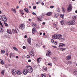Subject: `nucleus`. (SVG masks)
I'll list each match as a JSON object with an SVG mask.
<instances>
[{
    "label": "nucleus",
    "instance_id": "nucleus-27",
    "mask_svg": "<svg viewBox=\"0 0 77 77\" xmlns=\"http://www.w3.org/2000/svg\"><path fill=\"white\" fill-rule=\"evenodd\" d=\"M23 10H21L20 11V13L22 14V15H24V13H23Z\"/></svg>",
    "mask_w": 77,
    "mask_h": 77
},
{
    "label": "nucleus",
    "instance_id": "nucleus-53",
    "mask_svg": "<svg viewBox=\"0 0 77 77\" xmlns=\"http://www.w3.org/2000/svg\"><path fill=\"white\" fill-rule=\"evenodd\" d=\"M18 56H16V59H18Z\"/></svg>",
    "mask_w": 77,
    "mask_h": 77
},
{
    "label": "nucleus",
    "instance_id": "nucleus-29",
    "mask_svg": "<svg viewBox=\"0 0 77 77\" xmlns=\"http://www.w3.org/2000/svg\"><path fill=\"white\" fill-rule=\"evenodd\" d=\"M4 23L5 26H7V27H8V26H9L8 25V24L7 23H6L5 22H4Z\"/></svg>",
    "mask_w": 77,
    "mask_h": 77
},
{
    "label": "nucleus",
    "instance_id": "nucleus-16",
    "mask_svg": "<svg viewBox=\"0 0 77 77\" xmlns=\"http://www.w3.org/2000/svg\"><path fill=\"white\" fill-rule=\"evenodd\" d=\"M65 44L63 43H61L59 45V47H63V46H65Z\"/></svg>",
    "mask_w": 77,
    "mask_h": 77
},
{
    "label": "nucleus",
    "instance_id": "nucleus-52",
    "mask_svg": "<svg viewBox=\"0 0 77 77\" xmlns=\"http://www.w3.org/2000/svg\"><path fill=\"white\" fill-rule=\"evenodd\" d=\"M43 25H45V22H43L42 23Z\"/></svg>",
    "mask_w": 77,
    "mask_h": 77
},
{
    "label": "nucleus",
    "instance_id": "nucleus-7",
    "mask_svg": "<svg viewBox=\"0 0 77 77\" xmlns=\"http://www.w3.org/2000/svg\"><path fill=\"white\" fill-rule=\"evenodd\" d=\"M11 72L14 75H15L17 74V71L16 70L14 69H13L12 70Z\"/></svg>",
    "mask_w": 77,
    "mask_h": 77
},
{
    "label": "nucleus",
    "instance_id": "nucleus-50",
    "mask_svg": "<svg viewBox=\"0 0 77 77\" xmlns=\"http://www.w3.org/2000/svg\"><path fill=\"white\" fill-rule=\"evenodd\" d=\"M31 61H32V60H28V62H31Z\"/></svg>",
    "mask_w": 77,
    "mask_h": 77
},
{
    "label": "nucleus",
    "instance_id": "nucleus-44",
    "mask_svg": "<svg viewBox=\"0 0 77 77\" xmlns=\"http://www.w3.org/2000/svg\"><path fill=\"white\" fill-rule=\"evenodd\" d=\"M23 49H26V46H23Z\"/></svg>",
    "mask_w": 77,
    "mask_h": 77
},
{
    "label": "nucleus",
    "instance_id": "nucleus-61",
    "mask_svg": "<svg viewBox=\"0 0 77 77\" xmlns=\"http://www.w3.org/2000/svg\"><path fill=\"white\" fill-rule=\"evenodd\" d=\"M32 8V7L31 6H29V9H31V8Z\"/></svg>",
    "mask_w": 77,
    "mask_h": 77
},
{
    "label": "nucleus",
    "instance_id": "nucleus-3",
    "mask_svg": "<svg viewBox=\"0 0 77 77\" xmlns=\"http://www.w3.org/2000/svg\"><path fill=\"white\" fill-rule=\"evenodd\" d=\"M1 17L2 19L4 22H5V23H7V22H8V20H7L6 16L3 15Z\"/></svg>",
    "mask_w": 77,
    "mask_h": 77
},
{
    "label": "nucleus",
    "instance_id": "nucleus-48",
    "mask_svg": "<svg viewBox=\"0 0 77 77\" xmlns=\"http://www.w3.org/2000/svg\"><path fill=\"white\" fill-rule=\"evenodd\" d=\"M53 47H54V48H57V47H56V46L53 45Z\"/></svg>",
    "mask_w": 77,
    "mask_h": 77
},
{
    "label": "nucleus",
    "instance_id": "nucleus-42",
    "mask_svg": "<svg viewBox=\"0 0 77 77\" xmlns=\"http://www.w3.org/2000/svg\"><path fill=\"white\" fill-rule=\"evenodd\" d=\"M63 11L64 12H65V9L63 8Z\"/></svg>",
    "mask_w": 77,
    "mask_h": 77
},
{
    "label": "nucleus",
    "instance_id": "nucleus-54",
    "mask_svg": "<svg viewBox=\"0 0 77 77\" xmlns=\"http://www.w3.org/2000/svg\"><path fill=\"white\" fill-rule=\"evenodd\" d=\"M42 6H44V3L42 2Z\"/></svg>",
    "mask_w": 77,
    "mask_h": 77
},
{
    "label": "nucleus",
    "instance_id": "nucleus-57",
    "mask_svg": "<svg viewBox=\"0 0 77 77\" xmlns=\"http://www.w3.org/2000/svg\"><path fill=\"white\" fill-rule=\"evenodd\" d=\"M24 38H27V35H25Z\"/></svg>",
    "mask_w": 77,
    "mask_h": 77
},
{
    "label": "nucleus",
    "instance_id": "nucleus-12",
    "mask_svg": "<svg viewBox=\"0 0 77 77\" xmlns=\"http://www.w3.org/2000/svg\"><path fill=\"white\" fill-rule=\"evenodd\" d=\"M32 39L31 38H28L27 40V41L28 44H29L30 45H31V44H30L31 42V40Z\"/></svg>",
    "mask_w": 77,
    "mask_h": 77
},
{
    "label": "nucleus",
    "instance_id": "nucleus-38",
    "mask_svg": "<svg viewBox=\"0 0 77 77\" xmlns=\"http://www.w3.org/2000/svg\"><path fill=\"white\" fill-rule=\"evenodd\" d=\"M30 55H27L26 57H27L28 59H29V58H30Z\"/></svg>",
    "mask_w": 77,
    "mask_h": 77
},
{
    "label": "nucleus",
    "instance_id": "nucleus-24",
    "mask_svg": "<svg viewBox=\"0 0 77 77\" xmlns=\"http://www.w3.org/2000/svg\"><path fill=\"white\" fill-rule=\"evenodd\" d=\"M60 16L61 18L62 19H64V15L61 14Z\"/></svg>",
    "mask_w": 77,
    "mask_h": 77
},
{
    "label": "nucleus",
    "instance_id": "nucleus-34",
    "mask_svg": "<svg viewBox=\"0 0 77 77\" xmlns=\"http://www.w3.org/2000/svg\"><path fill=\"white\" fill-rule=\"evenodd\" d=\"M67 63H69V64L70 65H71V64H72V61H68Z\"/></svg>",
    "mask_w": 77,
    "mask_h": 77
},
{
    "label": "nucleus",
    "instance_id": "nucleus-39",
    "mask_svg": "<svg viewBox=\"0 0 77 77\" xmlns=\"http://www.w3.org/2000/svg\"><path fill=\"white\" fill-rule=\"evenodd\" d=\"M1 63L2 64V65H3V64H5V63L3 62V61H2L1 62Z\"/></svg>",
    "mask_w": 77,
    "mask_h": 77
},
{
    "label": "nucleus",
    "instance_id": "nucleus-26",
    "mask_svg": "<svg viewBox=\"0 0 77 77\" xmlns=\"http://www.w3.org/2000/svg\"><path fill=\"white\" fill-rule=\"evenodd\" d=\"M73 74L74 75H76L77 74V70H75L73 72Z\"/></svg>",
    "mask_w": 77,
    "mask_h": 77
},
{
    "label": "nucleus",
    "instance_id": "nucleus-55",
    "mask_svg": "<svg viewBox=\"0 0 77 77\" xmlns=\"http://www.w3.org/2000/svg\"><path fill=\"white\" fill-rule=\"evenodd\" d=\"M17 9H18V8H19V7L18 6H17L16 8Z\"/></svg>",
    "mask_w": 77,
    "mask_h": 77
},
{
    "label": "nucleus",
    "instance_id": "nucleus-37",
    "mask_svg": "<svg viewBox=\"0 0 77 77\" xmlns=\"http://www.w3.org/2000/svg\"><path fill=\"white\" fill-rule=\"evenodd\" d=\"M73 18L74 20H75V19H76V17L75 16H73Z\"/></svg>",
    "mask_w": 77,
    "mask_h": 77
},
{
    "label": "nucleus",
    "instance_id": "nucleus-41",
    "mask_svg": "<svg viewBox=\"0 0 77 77\" xmlns=\"http://www.w3.org/2000/svg\"><path fill=\"white\" fill-rule=\"evenodd\" d=\"M51 42L52 43H53L54 42V40L53 39H51Z\"/></svg>",
    "mask_w": 77,
    "mask_h": 77
},
{
    "label": "nucleus",
    "instance_id": "nucleus-4",
    "mask_svg": "<svg viewBox=\"0 0 77 77\" xmlns=\"http://www.w3.org/2000/svg\"><path fill=\"white\" fill-rule=\"evenodd\" d=\"M19 26V29L21 30H24L25 29V25L24 24H21Z\"/></svg>",
    "mask_w": 77,
    "mask_h": 77
},
{
    "label": "nucleus",
    "instance_id": "nucleus-60",
    "mask_svg": "<svg viewBox=\"0 0 77 77\" xmlns=\"http://www.w3.org/2000/svg\"><path fill=\"white\" fill-rule=\"evenodd\" d=\"M3 60H0V63H1L2 62V61Z\"/></svg>",
    "mask_w": 77,
    "mask_h": 77
},
{
    "label": "nucleus",
    "instance_id": "nucleus-22",
    "mask_svg": "<svg viewBox=\"0 0 77 77\" xmlns=\"http://www.w3.org/2000/svg\"><path fill=\"white\" fill-rule=\"evenodd\" d=\"M11 10L13 12H14L15 13V12H16V9L15 8V9H13V8H12L11 9Z\"/></svg>",
    "mask_w": 77,
    "mask_h": 77
},
{
    "label": "nucleus",
    "instance_id": "nucleus-64",
    "mask_svg": "<svg viewBox=\"0 0 77 77\" xmlns=\"http://www.w3.org/2000/svg\"><path fill=\"white\" fill-rule=\"evenodd\" d=\"M39 35H42V32L40 33Z\"/></svg>",
    "mask_w": 77,
    "mask_h": 77
},
{
    "label": "nucleus",
    "instance_id": "nucleus-9",
    "mask_svg": "<svg viewBox=\"0 0 77 77\" xmlns=\"http://www.w3.org/2000/svg\"><path fill=\"white\" fill-rule=\"evenodd\" d=\"M50 55H51V51H48L46 54L47 56H50Z\"/></svg>",
    "mask_w": 77,
    "mask_h": 77
},
{
    "label": "nucleus",
    "instance_id": "nucleus-11",
    "mask_svg": "<svg viewBox=\"0 0 77 77\" xmlns=\"http://www.w3.org/2000/svg\"><path fill=\"white\" fill-rule=\"evenodd\" d=\"M17 74H18V75H21V74H23V72L18 70L17 71Z\"/></svg>",
    "mask_w": 77,
    "mask_h": 77
},
{
    "label": "nucleus",
    "instance_id": "nucleus-31",
    "mask_svg": "<svg viewBox=\"0 0 77 77\" xmlns=\"http://www.w3.org/2000/svg\"><path fill=\"white\" fill-rule=\"evenodd\" d=\"M0 26H1L3 28V24L2 23L1 21L0 22Z\"/></svg>",
    "mask_w": 77,
    "mask_h": 77
},
{
    "label": "nucleus",
    "instance_id": "nucleus-47",
    "mask_svg": "<svg viewBox=\"0 0 77 77\" xmlns=\"http://www.w3.org/2000/svg\"><path fill=\"white\" fill-rule=\"evenodd\" d=\"M32 14L34 15H36V13H34V12H33L32 13Z\"/></svg>",
    "mask_w": 77,
    "mask_h": 77
},
{
    "label": "nucleus",
    "instance_id": "nucleus-43",
    "mask_svg": "<svg viewBox=\"0 0 77 77\" xmlns=\"http://www.w3.org/2000/svg\"><path fill=\"white\" fill-rule=\"evenodd\" d=\"M36 46L37 47H39V45H38V43L36 44Z\"/></svg>",
    "mask_w": 77,
    "mask_h": 77
},
{
    "label": "nucleus",
    "instance_id": "nucleus-58",
    "mask_svg": "<svg viewBox=\"0 0 77 77\" xmlns=\"http://www.w3.org/2000/svg\"><path fill=\"white\" fill-rule=\"evenodd\" d=\"M29 21H32V20L30 19H29Z\"/></svg>",
    "mask_w": 77,
    "mask_h": 77
},
{
    "label": "nucleus",
    "instance_id": "nucleus-5",
    "mask_svg": "<svg viewBox=\"0 0 77 77\" xmlns=\"http://www.w3.org/2000/svg\"><path fill=\"white\" fill-rule=\"evenodd\" d=\"M75 21L72 20H70L68 23V24L69 25H74V24H75Z\"/></svg>",
    "mask_w": 77,
    "mask_h": 77
},
{
    "label": "nucleus",
    "instance_id": "nucleus-17",
    "mask_svg": "<svg viewBox=\"0 0 77 77\" xmlns=\"http://www.w3.org/2000/svg\"><path fill=\"white\" fill-rule=\"evenodd\" d=\"M32 26H33V27H34V28H35V27H36V24L35 23H32Z\"/></svg>",
    "mask_w": 77,
    "mask_h": 77
},
{
    "label": "nucleus",
    "instance_id": "nucleus-18",
    "mask_svg": "<svg viewBox=\"0 0 77 77\" xmlns=\"http://www.w3.org/2000/svg\"><path fill=\"white\" fill-rule=\"evenodd\" d=\"M30 54L31 56H34V55L33 54V51H32L30 53Z\"/></svg>",
    "mask_w": 77,
    "mask_h": 77
},
{
    "label": "nucleus",
    "instance_id": "nucleus-23",
    "mask_svg": "<svg viewBox=\"0 0 77 77\" xmlns=\"http://www.w3.org/2000/svg\"><path fill=\"white\" fill-rule=\"evenodd\" d=\"M24 10H25V12H26V13H29V10H28V9L26 8L24 9Z\"/></svg>",
    "mask_w": 77,
    "mask_h": 77
},
{
    "label": "nucleus",
    "instance_id": "nucleus-13",
    "mask_svg": "<svg viewBox=\"0 0 77 77\" xmlns=\"http://www.w3.org/2000/svg\"><path fill=\"white\" fill-rule=\"evenodd\" d=\"M60 23L61 25H65V20H62L61 21Z\"/></svg>",
    "mask_w": 77,
    "mask_h": 77
},
{
    "label": "nucleus",
    "instance_id": "nucleus-40",
    "mask_svg": "<svg viewBox=\"0 0 77 77\" xmlns=\"http://www.w3.org/2000/svg\"><path fill=\"white\" fill-rule=\"evenodd\" d=\"M1 52L2 54H4V53H5V51L3 50H2Z\"/></svg>",
    "mask_w": 77,
    "mask_h": 77
},
{
    "label": "nucleus",
    "instance_id": "nucleus-30",
    "mask_svg": "<svg viewBox=\"0 0 77 77\" xmlns=\"http://www.w3.org/2000/svg\"><path fill=\"white\" fill-rule=\"evenodd\" d=\"M41 77H46V76H45V75L44 74H42V75H41Z\"/></svg>",
    "mask_w": 77,
    "mask_h": 77
},
{
    "label": "nucleus",
    "instance_id": "nucleus-19",
    "mask_svg": "<svg viewBox=\"0 0 77 77\" xmlns=\"http://www.w3.org/2000/svg\"><path fill=\"white\" fill-rule=\"evenodd\" d=\"M12 32L14 33H17V30L13 29L12 31Z\"/></svg>",
    "mask_w": 77,
    "mask_h": 77
},
{
    "label": "nucleus",
    "instance_id": "nucleus-10",
    "mask_svg": "<svg viewBox=\"0 0 77 77\" xmlns=\"http://www.w3.org/2000/svg\"><path fill=\"white\" fill-rule=\"evenodd\" d=\"M71 59V56L69 55L66 57V60H69Z\"/></svg>",
    "mask_w": 77,
    "mask_h": 77
},
{
    "label": "nucleus",
    "instance_id": "nucleus-25",
    "mask_svg": "<svg viewBox=\"0 0 77 77\" xmlns=\"http://www.w3.org/2000/svg\"><path fill=\"white\" fill-rule=\"evenodd\" d=\"M5 73V70H2L1 72V74L2 75H4V74Z\"/></svg>",
    "mask_w": 77,
    "mask_h": 77
},
{
    "label": "nucleus",
    "instance_id": "nucleus-35",
    "mask_svg": "<svg viewBox=\"0 0 77 77\" xmlns=\"http://www.w3.org/2000/svg\"><path fill=\"white\" fill-rule=\"evenodd\" d=\"M38 21H41V20H40V18H39L38 17H37V18Z\"/></svg>",
    "mask_w": 77,
    "mask_h": 77
},
{
    "label": "nucleus",
    "instance_id": "nucleus-62",
    "mask_svg": "<svg viewBox=\"0 0 77 77\" xmlns=\"http://www.w3.org/2000/svg\"><path fill=\"white\" fill-rule=\"evenodd\" d=\"M6 55H7V57H8V53H7L6 54Z\"/></svg>",
    "mask_w": 77,
    "mask_h": 77
},
{
    "label": "nucleus",
    "instance_id": "nucleus-32",
    "mask_svg": "<svg viewBox=\"0 0 77 77\" xmlns=\"http://www.w3.org/2000/svg\"><path fill=\"white\" fill-rule=\"evenodd\" d=\"M60 50H62V51H63V50H66V48H61Z\"/></svg>",
    "mask_w": 77,
    "mask_h": 77
},
{
    "label": "nucleus",
    "instance_id": "nucleus-33",
    "mask_svg": "<svg viewBox=\"0 0 77 77\" xmlns=\"http://www.w3.org/2000/svg\"><path fill=\"white\" fill-rule=\"evenodd\" d=\"M13 49H14V50H16V51H17L18 50V49H17V48H15V47H13Z\"/></svg>",
    "mask_w": 77,
    "mask_h": 77
},
{
    "label": "nucleus",
    "instance_id": "nucleus-8",
    "mask_svg": "<svg viewBox=\"0 0 77 77\" xmlns=\"http://www.w3.org/2000/svg\"><path fill=\"white\" fill-rule=\"evenodd\" d=\"M53 39H57V35L55 34L52 36Z\"/></svg>",
    "mask_w": 77,
    "mask_h": 77
},
{
    "label": "nucleus",
    "instance_id": "nucleus-56",
    "mask_svg": "<svg viewBox=\"0 0 77 77\" xmlns=\"http://www.w3.org/2000/svg\"><path fill=\"white\" fill-rule=\"evenodd\" d=\"M57 17H58V16H54V18H57Z\"/></svg>",
    "mask_w": 77,
    "mask_h": 77
},
{
    "label": "nucleus",
    "instance_id": "nucleus-21",
    "mask_svg": "<svg viewBox=\"0 0 77 77\" xmlns=\"http://www.w3.org/2000/svg\"><path fill=\"white\" fill-rule=\"evenodd\" d=\"M52 14V13L51 12H48L47 14V15L48 16H50Z\"/></svg>",
    "mask_w": 77,
    "mask_h": 77
},
{
    "label": "nucleus",
    "instance_id": "nucleus-6",
    "mask_svg": "<svg viewBox=\"0 0 77 77\" xmlns=\"http://www.w3.org/2000/svg\"><path fill=\"white\" fill-rule=\"evenodd\" d=\"M72 10V5L70 4L69 5V6L67 8V11L68 12H70Z\"/></svg>",
    "mask_w": 77,
    "mask_h": 77
},
{
    "label": "nucleus",
    "instance_id": "nucleus-51",
    "mask_svg": "<svg viewBox=\"0 0 77 77\" xmlns=\"http://www.w3.org/2000/svg\"><path fill=\"white\" fill-rule=\"evenodd\" d=\"M11 54H10V58L11 59H12V58L11 57Z\"/></svg>",
    "mask_w": 77,
    "mask_h": 77
},
{
    "label": "nucleus",
    "instance_id": "nucleus-36",
    "mask_svg": "<svg viewBox=\"0 0 77 77\" xmlns=\"http://www.w3.org/2000/svg\"><path fill=\"white\" fill-rule=\"evenodd\" d=\"M43 69L45 70V71H47V67H45V68L44 67H43Z\"/></svg>",
    "mask_w": 77,
    "mask_h": 77
},
{
    "label": "nucleus",
    "instance_id": "nucleus-49",
    "mask_svg": "<svg viewBox=\"0 0 77 77\" xmlns=\"http://www.w3.org/2000/svg\"><path fill=\"white\" fill-rule=\"evenodd\" d=\"M54 8V7L53 6H51L50 8H51V9H53Z\"/></svg>",
    "mask_w": 77,
    "mask_h": 77
},
{
    "label": "nucleus",
    "instance_id": "nucleus-2",
    "mask_svg": "<svg viewBox=\"0 0 77 77\" xmlns=\"http://www.w3.org/2000/svg\"><path fill=\"white\" fill-rule=\"evenodd\" d=\"M59 40H62V41H65V39L63 38L62 35L60 34L57 35V38Z\"/></svg>",
    "mask_w": 77,
    "mask_h": 77
},
{
    "label": "nucleus",
    "instance_id": "nucleus-14",
    "mask_svg": "<svg viewBox=\"0 0 77 77\" xmlns=\"http://www.w3.org/2000/svg\"><path fill=\"white\" fill-rule=\"evenodd\" d=\"M7 32L8 33H9V34H11V35L12 34V32H11V29H7Z\"/></svg>",
    "mask_w": 77,
    "mask_h": 77
},
{
    "label": "nucleus",
    "instance_id": "nucleus-46",
    "mask_svg": "<svg viewBox=\"0 0 77 77\" xmlns=\"http://www.w3.org/2000/svg\"><path fill=\"white\" fill-rule=\"evenodd\" d=\"M36 6H34L33 7V9H36Z\"/></svg>",
    "mask_w": 77,
    "mask_h": 77
},
{
    "label": "nucleus",
    "instance_id": "nucleus-20",
    "mask_svg": "<svg viewBox=\"0 0 77 77\" xmlns=\"http://www.w3.org/2000/svg\"><path fill=\"white\" fill-rule=\"evenodd\" d=\"M37 60L38 63H40V62H41V58H38L37 59Z\"/></svg>",
    "mask_w": 77,
    "mask_h": 77
},
{
    "label": "nucleus",
    "instance_id": "nucleus-28",
    "mask_svg": "<svg viewBox=\"0 0 77 77\" xmlns=\"http://www.w3.org/2000/svg\"><path fill=\"white\" fill-rule=\"evenodd\" d=\"M11 57H15V54H11Z\"/></svg>",
    "mask_w": 77,
    "mask_h": 77
},
{
    "label": "nucleus",
    "instance_id": "nucleus-59",
    "mask_svg": "<svg viewBox=\"0 0 77 77\" xmlns=\"http://www.w3.org/2000/svg\"><path fill=\"white\" fill-rule=\"evenodd\" d=\"M45 32L43 33V36H45Z\"/></svg>",
    "mask_w": 77,
    "mask_h": 77
},
{
    "label": "nucleus",
    "instance_id": "nucleus-1",
    "mask_svg": "<svg viewBox=\"0 0 77 77\" xmlns=\"http://www.w3.org/2000/svg\"><path fill=\"white\" fill-rule=\"evenodd\" d=\"M28 72L30 73L32 72H33V69L30 66H28L26 67V69H24L23 72V74L24 75H26Z\"/></svg>",
    "mask_w": 77,
    "mask_h": 77
},
{
    "label": "nucleus",
    "instance_id": "nucleus-63",
    "mask_svg": "<svg viewBox=\"0 0 77 77\" xmlns=\"http://www.w3.org/2000/svg\"><path fill=\"white\" fill-rule=\"evenodd\" d=\"M57 12H60V10H57Z\"/></svg>",
    "mask_w": 77,
    "mask_h": 77
},
{
    "label": "nucleus",
    "instance_id": "nucleus-45",
    "mask_svg": "<svg viewBox=\"0 0 77 77\" xmlns=\"http://www.w3.org/2000/svg\"><path fill=\"white\" fill-rule=\"evenodd\" d=\"M54 44L55 45H57V42H55Z\"/></svg>",
    "mask_w": 77,
    "mask_h": 77
},
{
    "label": "nucleus",
    "instance_id": "nucleus-15",
    "mask_svg": "<svg viewBox=\"0 0 77 77\" xmlns=\"http://www.w3.org/2000/svg\"><path fill=\"white\" fill-rule=\"evenodd\" d=\"M36 32V29H35L34 28H33L32 29V33L34 34V33H35Z\"/></svg>",
    "mask_w": 77,
    "mask_h": 77
}]
</instances>
